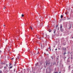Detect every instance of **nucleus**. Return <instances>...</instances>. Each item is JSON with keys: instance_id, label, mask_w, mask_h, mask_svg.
I'll list each match as a JSON object with an SVG mask.
<instances>
[{"instance_id": "37", "label": "nucleus", "mask_w": 73, "mask_h": 73, "mask_svg": "<svg viewBox=\"0 0 73 73\" xmlns=\"http://www.w3.org/2000/svg\"><path fill=\"white\" fill-rule=\"evenodd\" d=\"M57 59H58V58Z\"/></svg>"}, {"instance_id": "3", "label": "nucleus", "mask_w": 73, "mask_h": 73, "mask_svg": "<svg viewBox=\"0 0 73 73\" xmlns=\"http://www.w3.org/2000/svg\"><path fill=\"white\" fill-rule=\"evenodd\" d=\"M60 28H62V25H60Z\"/></svg>"}, {"instance_id": "30", "label": "nucleus", "mask_w": 73, "mask_h": 73, "mask_svg": "<svg viewBox=\"0 0 73 73\" xmlns=\"http://www.w3.org/2000/svg\"><path fill=\"white\" fill-rule=\"evenodd\" d=\"M70 28H71V27H70L69 28V29H70Z\"/></svg>"}, {"instance_id": "19", "label": "nucleus", "mask_w": 73, "mask_h": 73, "mask_svg": "<svg viewBox=\"0 0 73 73\" xmlns=\"http://www.w3.org/2000/svg\"><path fill=\"white\" fill-rule=\"evenodd\" d=\"M67 19V20H70V18H68Z\"/></svg>"}, {"instance_id": "26", "label": "nucleus", "mask_w": 73, "mask_h": 73, "mask_svg": "<svg viewBox=\"0 0 73 73\" xmlns=\"http://www.w3.org/2000/svg\"><path fill=\"white\" fill-rule=\"evenodd\" d=\"M16 64H14V66H16Z\"/></svg>"}, {"instance_id": "24", "label": "nucleus", "mask_w": 73, "mask_h": 73, "mask_svg": "<svg viewBox=\"0 0 73 73\" xmlns=\"http://www.w3.org/2000/svg\"><path fill=\"white\" fill-rule=\"evenodd\" d=\"M58 72H55L54 73H58Z\"/></svg>"}, {"instance_id": "10", "label": "nucleus", "mask_w": 73, "mask_h": 73, "mask_svg": "<svg viewBox=\"0 0 73 73\" xmlns=\"http://www.w3.org/2000/svg\"><path fill=\"white\" fill-rule=\"evenodd\" d=\"M24 15L23 14H22V15H21V16H22V17H24Z\"/></svg>"}, {"instance_id": "5", "label": "nucleus", "mask_w": 73, "mask_h": 73, "mask_svg": "<svg viewBox=\"0 0 73 73\" xmlns=\"http://www.w3.org/2000/svg\"><path fill=\"white\" fill-rule=\"evenodd\" d=\"M30 29H31V30H32V29H33V28H32V26L30 27Z\"/></svg>"}, {"instance_id": "7", "label": "nucleus", "mask_w": 73, "mask_h": 73, "mask_svg": "<svg viewBox=\"0 0 73 73\" xmlns=\"http://www.w3.org/2000/svg\"><path fill=\"white\" fill-rule=\"evenodd\" d=\"M60 17L61 18H62V17H63V15H61Z\"/></svg>"}, {"instance_id": "22", "label": "nucleus", "mask_w": 73, "mask_h": 73, "mask_svg": "<svg viewBox=\"0 0 73 73\" xmlns=\"http://www.w3.org/2000/svg\"><path fill=\"white\" fill-rule=\"evenodd\" d=\"M54 33H56V31H54Z\"/></svg>"}, {"instance_id": "13", "label": "nucleus", "mask_w": 73, "mask_h": 73, "mask_svg": "<svg viewBox=\"0 0 73 73\" xmlns=\"http://www.w3.org/2000/svg\"><path fill=\"white\" fill-rule=\"evenodd\" d=\"M51 31H51V30H49V32H50Z\"/></svg>"}, {"instance_id": "27", "label": "nucleus", "mask_w": 73, "mask_h": 73, "mask_svg": "<svg viewBox=\"0 0 73 73\" xmlns=\"http://www.w3.org/2000/svg\"><path fill=\"white\" fill-rule=\"evenodd\" d=\"M5 8H6V7H5L4 8V9H5Z\"/></svg>"}, {"instance_id": "15", "label": "nucleus", "mask_w": 73, "mask_h": 73, "mask_svg": "<svg viewBox=\"0 0 73 73\" xmlns=\"http://www.w3.org/2000/svg\"><path fill=\"white\" fill-rule=\"evenodd\" d=\"M2 52V51L1 50H0V53Z\"/></svg>"}, {"instance_id": "35", "label": "nucleus", "mask_w": 73, "mask_h": 73, "mask_svg": "<svg viewBox=\"0 0 73 73\" xmlns=\"http://www.w3.org/2000/svg\"><path fill=\"white\" fill-rule=\"evenodd\" d=\"M72 38H73V37H72Z\"/></svg>"}, {"instance_id": "14", "label": "nucleus", "mask_w": 73, "mask_h": 73, "mask_svg": "<svg viewBox=\"0 0 73 73\" xmlns=\"http://www.w3.org/2000/svg\"><path fill=\"white\" fill-rule=\"evenodd\" d=\"M15 70H15V69H14V72H15Z\"/></svg>"}, {"instance_id": "23", "label": "nucleus", "mask_w": 73, "mask_h": 73, "mask_svg": "<svg viewBox=\"0 0 73 73\" xmlns=\"http://www.w3.org/2000/svg\"><path fill=\"white\" fill-rule=\"evenodd\" d=\"M46 73H50V72H46Z\"/></svg>"}, {"instance_id": "31", "label": "nucleus", "mask_w": 73, "mask_h": 73, "mask_svg": "<svg viewBox=\"0 0 73 73\" xmlns=\"http://www.w3.org/2000/svg\"><path fill=\"white\" fill-rule=\"evenodd\" d=\"M44 38V36L43 37V38Z\"/></svg>"}, {"instance_id": "8", "label": "nucleus", "mask_w": 73, "mask_h": 73, "mask_svg": "<svg viewBox=\"0 0 73 73\" xmlns=\"http://www.w3.org/2000/svg\"><path fill=\"white\" fill-rule=\"evenodd\" d=\"M35 66H37L38 65V63H37L36 64H35Z\"/></svg>"}, {"instance_id": "25", "label": "nucleus", "mask_w": 73, "mask_h": 73, "mask_svg": "<svg viewBox=\"0 0 73 73\" xmlns=\"http://www.w3.org/2000/svg\"><path fill=\"white\" fill-rule=\"evenodd\" d=\"M57 50V48L55 49V50Z\"/></svg>"}, {"instance_id": "21", "label": "nucleus", "mask_w": 73, "mask_h": 73, "mask_svg": "<svg viewBox=\"0 0 73 73\" xmlns=\"http://www.w3.org/2000/svg\"><path fill=\"white\" fill-rule=\"evenodd\" d=\"M4 68L5 69H6V67H5V66L4 67Z\"/></svg>"}, {"instance_id": "20", "label": "nucleus", "mask_w": 73, "mask_h": 73, "mask_svg": "<svg viewBox=\"0 0 73 73\" xmlns=\"http://www.w3.org/2000/svg\"><path fill=\"white\" fill-rule=\"evenodd\" d=\"M6 66L7 67V66H8V64H6Z\"/></svg>"}, {"instance_id": "4", "label": "nucleus", "mask_w": 73, "mask_h": 73, "mask_svg": "<svg viewBox=\"0 0 73 73\" xmlns=\"http://www.w3.org/2000/svg\"><path fill=\"white\" fill-rule=\"evenodd\" d=\"M60 29L61 32H62L63 31V29H62V28H60Z\"/></svg>"}, {"instance_id": "6", "label": "nucleus", "mask_w": 73, "mask_h": 73, "mask_svg": "<svg viewBox=\"0 0 73 73\" xmlns=\"http://www.w3.org/2000/svg\"><path fill=\"white\" fill-rule=\"evenodd\" d=\"M19 57L18 56V57L16 58V59H17V60H18V59H19Z\"/></svg>"}, {"instance_id": "1", "label": "nucleus", "mask_w": 73, "mask_h": 73, "mask_svg": "<svg viewBox=\"0 0 73 73\" xmlns=\"http://www.w3.org/2000/svg\"><path fill=\"white\" fill-rule=\"evenodd\" d=\"M36 37L38 39H39L40 40H42V38H40V35H38L36 36Z\"/></svg>"}, {"instance_id": "36", "label": "nucleus", "mask_w": 73, "mask_h": 73, "mask_svg": "<svg viewBox=\"0 0 73 73\" xmlns=\"http://www.w3.org/2000/svg\"><path fill=\"white\" fill-rule=\"evenodd\" d=\"M58 57H59V56H58Z\"/></svg>"}, {"instance_id": "12", "label": "nucleus", "mask_w": 73, "mask_h": 73, "mask_svg": "<svg viewBox=\"0 0 73 73\" xmlns=\"http://www.w3.org/2000/svg\"><path fill=\"white\" fill-rule=\"evenodd\" d=\"M12 66H10V69H12Z\"/></svg>"}, {"instance_id": "9", "label": "nucleus", "mask_w": 73, "mask_h": 73, "mask_svg": "<svg viewBox=\"0 0 73 73\" xmlns=\"http://www.w3.org/2000/svg\"><path fill=\"white\" fill-rule=\"evenodd\" d=\"M11 65H12V64H11V63H10L9 66H11Z\"/></svg>"}, {"instance_id": "38", "label": "nucleus", "mask_w": 73, "mask_h": 73, "mask_svg": "<svg viewBox=\"0 0 73 73\" xmlns=\"http://www.w3.org/2000/svg\"><path fill=\"white\" fill-rule=\"evenodd\" d=\"M59 29H58V30Z\"/></svg>"}, {"instance_id": "17", "label": "nucleus", "mask_w": 73, "mask_h": 73, "mask_svg": "<svg viewBox=\"0 0 73 73\" xmlns=\"http://www.w3.org/2000/svg\"><path fill=\"white\" fill-rule=\"evenodd\" d=\"M0 73H3L2 72V71H0Z\"/></svg>"}, {"instance_id": "18", "label": "nucleus", "mask_w": 73, "mask_h": 73, "mask_svg": "<svg viewBox=\"0 0 73 73\" xmlns=\"http://www.w3.org/2000/svg\"><path fill=\"white\" fill-rule=\"evenodd\" d=\"M67 13H68V12H66V13H65V14L66 15H67Z\"/></svg>"}, {"instance_id": "2", "label": "nucleus", "mask_w": 73, "mask_h": 73, "mask_svg": "<svg viewBox=\"0 0 73 73\" xmlns=\"http://www.w3.org/2000/svg\"><path fill=\"white\" fill-rule=\"evenodd\" d=\"M66 50V48H64V47H62V50Z\"/></svg>"}, {"instance_id": "33", "label": "nucleus", "mask_w": 73, "mask_h": 73, "mask_svg": "<svg viewBox=\"0 0 73 73\" xmlns=\"http://www.w3.org/2000/svg\"><path fill=\"white\" fill-rule=\"evenodd\" d=\"M41 47H42V45H41Z\"/></svg>"}, {"instance_id": "28", "label": "nucleus", "mask_w": 73, "mask_h": 73, "mask_svg": "<svg viewBox=\"0 0 73 73\" xmlns=\"http://www.w3.org/2000/svg\"><path fill=\"white\" fill-rule=\"evenodd\" d=\"M58 49L60 50V49H61L60 48H58Z\"/></svg>"}, {"instance_id": "11", "label": "nucleus", "mask_w": 73, "mask_h": 73, "mask_svg": "<svg viewBox=\"0 0 73 73\" xmlns=\"http://www.w3.org/2000/svg\"><path fill=\"white\" fill-rule=\"evenodd\" d=\"M14 58H11V60H14Z\"/></svg>"}, {"instance_id": "32", "label": "nucleus", "mask_w": 73, "mask_h": 73, "mask_svg": "<svg viewBox=\"0 0 73 73\" xmlns=\"http://www.w3.org/2000/svg\"><path fill=\"white\" fill-rule=\"evenodd\" d=\"M4 27H5V25H3Z\"/></svg>"}, {"instance_id": "16", "label": "nucleus", "mask_w": 73, "mask_h": 73, "mask_svg": "<svg viewBox=\"0 0 73 73\" xmlns=\"http://www.w3.org/2000/svg\"><path fill=\"white\" fill-rule=\"evenodd\" d=\"M66 54V52H64V55H65Z\"/></svg>"}, {"instance_id": "34", "label": "nucleus", "mask_w": 73, "mask_h": 73, "mask_svg": "<svg viewBox=\"0 0 73 73\" xmlns=\"http://www.w3.org/2000/svg\"><path fill=\"white\" fill-rule=\"evenodd\" d=\"M47 63H46V65H47Z\"/></svg>"}, {"instance_id": "29", "label": "nucleus", "mask_w": 73, "mask_h": 73, "mask_svg": "<svg viewBox=\"0 0 73 73\" xmlns=\"http://www.w3.org/2000/svg\"><path fill=\"white\" fill-rule=\"evenodd\" d=\"M49 49H50V47H49Z\"/></svg>"}]
</instances>
